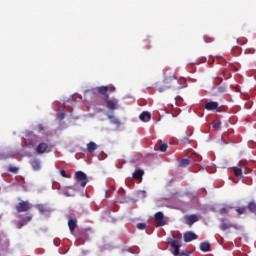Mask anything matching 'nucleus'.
Listing matches in <instances>:
<instances>
[{
	"mask_svg": "<svg viewBox=\"0 0 256 256\" xmlns=\"http://www.w3.org/2000/svg\"><path fill=\"white\" fill-rule=\"evenodd\" d=\"M176 85H179V80H177L175 75L165 76L163 84L158 86V91L159 93H163V91H167V89H173V87H176Z\"/></svg>",
	"mask_w": 256,
	"mask_h": 256,
	"instance_id": "f257e3e1",
	"label": "nucleus"
},
{
	"mask_svg": "<svg viewBox=\"0 0 256 256\" xmlns=\"http://www.w3.org/2000/svg\"><path fill=\"white\" fill-rule=\"evenodd\" d=\"M75 179L77 183H80L81 187H85L88 183L87 174L83 171H77L75 173Z\"/></svg>",
	"mask_w": 256,
	"mask_h": 256,
	"instance_id": "f03ea898",
	"label": "nucleus"
},
{
	"mask_svg": "<svg viewBox=\"0 0 256 256\" xmlns=\"http://www.w3.org/2000/svg\"><path fill=\"white\" fill-rule=\"evenodd\" d=\"M17 213H27L31 209V203L29 201H21L15 207Z\"/></svg>",
	"mask_w": 256,
	"mask_h": 256,
	"instance_id": "7ed1b4c3",
	"label": "nucleus"
},
{
	"mask_svg": "<svg viewBox=\"0 0 256 256\" xmlns=\"http://www.w3.org/2000/svg\"><path fill=\"white\" fill-rule=\"evenodd\" d=\"M104 101L106 103L107 109H109L110 111H115V109H117V105H119V100H117L116 98H109V96H106V98H104Z\"/></svg>",
	"mask_w": 256,
	"mask_h": 256,
	"instance_id": "20e7f679",
	"label": "nucleus"
},
{
	"mask_svg": "<svg viewBox=\"0 0 256 256\" xmlns=\"http://www.w3.org/2000/svg\"><path fill=\"white\" fill-rule=\"evenodd\" d=\"M18 219V223L20 225L18 229H21L22 227H25V225H27L31 219H33V216L30 214H20Z\"/></svg>",
	"mask_w": 256,
	"mask_h": 256,
	"instance_id": "39448f33",
	"label": "nucleus"
},
{
	"mask_svg": "<svg viewBox=\"0 0 256 256\" xmlns=\"http://www.w3.org/2000/svg\"><path fill=\"white\" fill-rule=\"evenodd\" d=\"M220 229H222V231H227V229H239V226H237V224H232L227 218H222Z\"/></svg>",
	"mask_w": 256,
	"mask_h": 256,
	"instance_id": "423d86ee",
	"label": "nucleus"
},
{
	"mask_svg": "<svg viewBox=\"0 0 256 256\" xmlns=\"http://www.w3.org/2000/svg\"><path fill=\"white\" fill-rule=\"evenodd\" d=\"M37 155H43V153H49L51 151V148H49V145L45 142L39 143L35 149Z\"/></svg>",
	"mask_w": 256,
	"mask_h": 256,
	"instance_id": "0eeeda50",
	"label": "nucleus"
},
{
	"mask_svg": "<svg viewBox=\"0 0 256 256\" xmlns=\"http://www.w3.org/2000/svg\"><path fill=\"white\" fill-rule=\"evenodd\" d=\"M184 221H185L186 225H188L189 227H192L193 224H195V223H197V221H199V216H197V214L186 215V216H184Z\"/></svg>",
	"mask_w": 256,
	"mask_h": 256,
	"instance_id": "6e6552de",
	"label": "nucleus"
},
{
	"mask_svg": "<svg viewBox=\"0 0 256 256\" xmlns=\"http://www.w3.org/2000/svg\"><path fill=\"white\" fill-rule=\"evenodd\" d=\"M108 92H109V87L107 86H100L92 90V93H98V95H103L104 99L109 97Z\"/></svg>",
	"mask_w": 256,
	"mask_h": 256,
	"instance_id": "1a4fd4ad",
	"label": "nucleus"
},
{
	"mask_svg": "<svg viewBox=\"0 0 256 256\" xmlns=\"http://www.w3.org/2000/svg\"><path fill=\"white\" fill-rule=\"evenodd\" d=\"M168 245H171L172 248L174 249V255L178 256L179 255V248L181 247V245L179 244V240H175V239H168Z\"/></svg>",
	"mask_w": 256,
	"mask_h": 256,
	"instance_id": "9d476101",
	"label": "nucleus"
},
{
	"mask_svg": "<svg viewBox=\"0 0 256 256\" xmlns=\"http://www.w3.org/2000/svg\"><path fill=\"white\" fill-rule=\"evenodd\" d=\"M199 236L195 234L192 231H187L184 233V242L185 243H191V241H195V239H198Z\"/></svg>",
	"mask_w": 256,
	"mask_h": 256,
	"instance_id": "9b49d317",
	"label": "nucleus"
},
{
	"mask_svg": "<svg viewBox=\"0 0 256 256\" xmlns=\"http://www.w3.org/2000/svg\"><path fill=\"white\" fill-rule=\"evenodd\" d=\"M155 221H157V225L158 227H165V215L163 214V212H157L155 214Z\"/></svg>",
	"mask_w": 256,
	"mask_h": 256,
	"instance_id": "f8f14e48",
	"label": "nucleus"
},
{
	"mask_svg": "<svg viewBox=\"0 0 256 256\" xmlns=\"http://www.w3.org/2000/svg\"><path fill=\"white\" fill-rule=\"evenodd\" d=\"M205 109H206V111H215V110L219 109V103L213 102V101L207 102L205 104Z\"/></svg>",
	"mask_w": 256,
	"mask_h": 256,
	"instance_id": "ddd939ff",
	"label": "nucleus"
},
{
	"mask_svg": "<svg viewBox=\"0 0 256 256\" xmlns=\"http://www.w3.org/2000/svg\"><path fill=\"white\" fill-rule=\"evenodd\" d=\"M30 165L33 171H41V160L35 158L30 161Z\"/></svg>",
	"mask_w": 256,
	"mask_h": 256,
	"instance_id": "4468645a",
	"label": "nucleus"
},
{
	"mask_svg": "<svg viewBox=\"0 0 256 256\" xmlns=\"http://www.w3.org/2000/svg\"><path fill=\"white\" fill-rule=\"evenodd\" d=\"M0 247L1 249H9V238L7 236H0Z\"/></svg>",
	"mask_w": 256,
	"mask_h": 256,
	"instance_id": "2eb2a0df",
	"label": "nucleus"
},
{
	"mask_svg": "<svg viewBox=\"0 0 256 256\" xmlns=\"http://www.w3.org/2000/svg\"><path fill=\"white\" fill-rule=\"evenodd\" d=\"M139 119L144 123H148V121H151V113L144 111L139 115Z\"/></svg>",
	"mask_w": 256,
	"mask_h": 256,
	"instance_id": "dca6fc26",
	"label": "nucleus"
},
{
	"mask_svg": "<svg viewBox=\"0 0 256 256\" xmlns=\"http://www.w3.org/2000/svg\"><path fill=\"white\" fill-rule=\"evenodd\" d=\"M27 147L31 149V147H35L37 145V136L33 135V137L26 140Z\"/></svg>",
	"mask_w": 256,
	"mask_h": 256,
	"instance_id": "f3484780",
	"label": "nucleus"
},
{
	"mask_svg": "<svg viewBox=\"0 0 256 256\" xmlns=\"http://www.w3.org/2000/svg\"><path fill=\"white\" fill-rule=\"evenodd\" d=\"M200 251L208 253V251H211V244H209V242L200 243Z\"/></svg>",
	"mask_w": 256,
	"mask_h": 256,
	"instance_id": "a211bd4d",
	"label": "nucleus"
},
{
	"mask_svg": "<svg viewBox=\"0 0 256 256\" xmlns=\"http://www.w3.org/2000/svg\"><path fill=\"white\" fill-rule=\"evenodd\" d=\"M143 175H145V172L141 169H138L132 174V177L133 179L139 180L143 179Z\"/></svg>",
	"mask_w": 256,
	"mask_h": 256,
	"instance_id": "6ab92c4d",
	"label": "nucleus"
},
{
	"mask_svg": "<svg viewBox=\"0 0 256 256\" xmlns=\"http://www.w3.org/2000/svg\"><path fill=\"white\" fill-rule=\"evenodd\" d=\"M68 227L71 233H73L75 231V229H77V220L75 219H70L68 221Z\"/></svg>",
	"mask_w": 256,
	"mask_h": 256,
	"instance_id": "aec40b11",
	"label": "nucleus"
},
{
	"mask_svg": "<svg viewBox=\"0 0 256 256\" xmlns=\"http://www.w3.org/2000/svg\"><path fill=\"white\" fill-rule=\"evenodd\" d=\"M87 151L88 153H93L94 151H97V145L95 142H89L87 144Z\"/></svg>",
	"mask_w": 256,
	"mask_h": 256,
	"instance_id": "412c9836",
	"label": "nucleus"
},
{
	"mask_svg": "<svg viewBox=\"0 0 256 256\" xmlns=\"http://www.w3.org/2000/svg\"><path fill=\"white\" fill-rule=\"evenodd\" d=\"M232 171H234L235 177L243 178V170L239 167H233Z\"/></svg>",
	"mask_w": 256,
	"mask_h": 256,
	"instance_id": "4be33fe9",
	"label": "nucleus"
},
{
	"mask_svg": "<svg viewBox=\"0 0 256 256\" xmlns=\"http://www.w3.org/2000/svg\"><path fill=\"white\" fill-rule=\"evenodd\" d=\"M190 159H193V163L197 165V163H200L203 157H201L199 154H193Z\"/></svg>",
	"mask_w": 256,
	"mask_h": 256,
	"instance_id": "5701e85b",
	"label": "nucleus"
},
{
	"mask_svg": "<svg viewBox=\"0 0 256 256\" xmlns=\"http://www.w3.org/2000/svg\"><path fill=\"white\" fill-rule=\"evenodd\" d=\"M190 164H191V159L184 158L180 160L179 167H187Z\"/></svg>",
	"mask_w": 256,
	"mask_h": 256,
	"instance_id": "b1692460",
	"label": "nucleus"
},
{
	"mask_svg": "<svg viewBox=\"0 0 256 256\" xmlns=\"http://www.w3.org/2000/svg\"><path fill=\"white\" fill-rule=\"evenodd\" d=\"M235 211L238 215H245V213H247V208L238 206L235 208Z\"/></svg>",
	"mask_w": 256,
	"mask_h": 256,
	"instance_id": "393cba45",
	"label": "nucleus"
},
{
	"mask_svg": "<svg viewBox=\"0 0 256 256\" xmlns=\"http://www.w3.org/2000/svg\"><path fill=\"white\" fill-rule=\"evenodd\" d=\"M36 209L39 211V213H47V207L43 204L36 205Z\"/></svg>",
	"mask_w": 256,
	"mask_h": 256,
	"instance_id": "a878e982",
	"label": "nucleus"
},
{
	"mask_svg": "<svg viewBox=\"0 0 256 256\" xmlns=\"http://www.w3.org/2000/svg\"><path fill=\"white\" fill-rule=\"evenodd\" d=\"M248 209L251 213H256V203L255 202H250L248 204Z\"/></svg>",
	"mask_w": 256,
	"mask_h": 256,
	"instance_id": "bb28decb",
	"label": "nucleus"
},
{
	"mask_svg": "<svg viewBox=\"0 0 256 256\" xmlns=\"http://www.w3.org/2000/svg\"><path fill=\"white\" fill-rule=\"evenodd\" d=\"M108 119H110L111 123H113L114 125H121L119 119L115 118L114 116L109 115Z\"/></svg>",
	"mask_w": 256,
	"mask_h": 256,
	"instance_id": "cd10ccee",
	"label": "nucleus"
},
{
	"mask_svg": "<svg viewBox=\"0 0 256 256\" xmlns=\"http://www.w3.org/2000/svg\"><path fill=\"white\" fill-rule=\"evenodd\" d=\"M212 127H213V129H219V127H221V121L214 120L212 123Z\"/></svg>",
	"mask_w": 256,
	"mask_h": 256,
	"instance_id": "c85d7f7f",
	"label": "nucleus"
},
{
	"mask_svg": "<svg viewBox=\"0 0 256 256\" xmlns=\"http://www.w3.org/2000/svg\"><path fill=\"white\" fill-rule=\"evenodd\" d=\"M168 147H169V146L164 143V144H161V145L159 146L158 150L161 151V153H165V151H167Z\"/></svg>",
	"mask_w": 256,
	"mask_h": 256,
	"instance_id": "c756f323",
	"label": "nucleus"
},
{
	"mask_svg": "<svg viewBox=\"0 0 256 256\" xmlns=\"http://www.w3.org/2000/svg\"><path fill=\"white\" fill-rule=\"evenodd\" d=\"M181 142L184 144V145H189L191 143V140H189V137L188 136H184L181 140Z\"/></svg>",
	"mask_w": 256,
	"mask_h": 256,
	"instance_id": "7c9ffc66",
	"label": "nucleus"
},
{
	"mask_svg": "<svg viewBox=\"0 0 256 256\" xmlns=\"http://www.w3.org/2000/svg\"><path fill=\"white\" fill-rule=\"evenodd\" d=\"M8 171H10V173H17L19 171V168L15 166H10Z\"/></svg>",
	"mask_w": 256,
	"mask_h": 256,
	"instance_id": "2f4dec72",
	"label": "nucleus"
},
{
	"mask_svg": "<svg viewBox=\"0 0 256 256\" xmlns=\"http://www.w3.org/2000/svg\"><path fill=\"white\" fill-rule=\"evenodd\" d=\"M146 227H147V224H145V223H138L137 224V229L143 230V229H146Z\"/></svg>",
	"mask_w": 256,
	"mask_h": 256,
	"instance_id": "473e14b6",
	"label": "nucleus"
},
{
	"mask_svg": "<svg viewBox=\"0 0 256 256\" xmlns=\"http://www.w3.org/2000/svg\"><path fill=\"white\" fill-rule=\"evenodd\" d=\"M107 87H108L109 93H115V91H117V89L113 85H110V86H107Z\"/></svg>",
	"mask_w": 256,
	"mask_h": 256,
	"instance_id": "72a5a7b5",
	"label": "nucleus"
},
{
	"mask_svg": "<svg viewBox=\"0 0 256 256\" xmlns=\"http://www.w3.org/2000/svg\"><path fill=\"white\" fill-rule=\"evenodd\" d=\"M227 213H229V210L227 208L220 209V215H227Z\"/></svg>",
	"mask_w": 256,
	"mask_h": 256,
	"instance_id": "f704fd0d",
	"label": "nucleus"
},
{
	"mask_svg": "<svg viewBox=\"0 0 256 256\" xmlns=\"http://www.w3.org/2000/svg\"><path fill=\"white\" fill-rule=\"evenodd\" d=\"M205 43H212L213 38L212 37H204Z\"/></svg>",
	"mask_w": 256,
	"mask_h": 256,
	"instance_id": "c9c22d12",
	"label": "nucleus"
},
{
	"mask_svg": "<svg viewBox=\"0 0 256 256\" xmlns=\"http://www.w3.org/2000/svg\"><path fill=\"white\" fill-rule=\"evenodd\" d=\"M37 129H38L39 132H41V131H44L45 127H43V124H39L37 126Z\"/></svg>",
	"mask_w": 256,
	"mask_h": 256,
	"instance_id": "e433bc0d",
	"label": "nucleus"
},
{
	"mask_svg": "<svg viewBox=\"0 0 256 256\" xmlns=\"http://www.w3.org/2000/svg\"><path fill=\"white\" fill-rule=\"evenodd\" d=\"M60 174L62 177L67 178V172H65V170H60Z\"/></svg>",
	"mask_w": 256,
	"mask_h": 256,
	"instance_id": "4c0bfd02",
	"label": "nucleus"
},
{
	"mask_svg": "<svg viewBox=\"0 0 256 256\" xmlns=\"http://www.w3.org/2000/svg\"><path fill=\"white\" fill-rule=\"evenodd\" d=\"M59 118H60L61 120L65 119V113H63V112L60 113V114H59Z\"/></svg>",
	"mask_w": 256,
	"mask_h": 256,
	"instance_id": "58836bf2",
	"label": "nucleus"
},
{
	"mask_svg": "<svg viewBox=\"0 0 256 256\" xmlns=\"http://www.w3.org/2000/svg\"><path fill=\"white\" fill-rule=\"evenodd\" d=\"M64 195H65L66 197H71V195H69V193H67V192H64Z\"/></svg>",
	"mask_w": 256,
	"mask_h": 256,
	"instance_id": "ea45409f",
	"label": "nucleus"
},
{
	"mask_svg": "<svg viewBox=\"0 0 256 256\" xmlns=\"http://www.w3.org/2000/svg\"><path fill=\"white\" fill-rule=\"evenodd\" d=\"M219 91H220V93H223L224 90L222 88H219Z\"/></svg>",
	"mask_w": 256,
	"mask_h": 256,
	"instance_id": "a19ab883",
	"label": "nucleus"
},
{
	"mask_svg": "<svg viewBox=\"0 0 256 256\" xmlns=\"http://www.w3.org/2000/svg\"><path fill=\"white\" fill-rule=\"evenodd\" d=\"M66 189H73V187L72 186H68V187H66Z\"/></svg>",
	"mask_w": 256,
	"mask_h": 256,
	"instance_id": "79ce46f5",
	"label": "nucleus"
},
{
	"mask_svg": "<svg viewBox=\"0 0 256 256\" xmlns=\"http://www.w3.org/2000/svg\"><path fill=\"white\" fill-rule=\"evenodd\" d=\"M89 93H91V91H86V95H89Z\"/></svg>",
	"mask_w": 256,
	"mask_h": 256,
	"instance_id": "37998d69",
	"label": "nucleus"
},
{
	"mask_svg": "<svg viewBox=\"0 0 256 256\" xmlns=\"http://www.w3.org/2000/svg\"><path fill=\"white\" fill-rule=\"evenodd\" d=\"M181 255H185V256H187V254H186V253H183V252L181 253Z\"/></svg>",
	"mask_w": 256,
	"mask_h": 256,
	"instance_id": "c03bdc74",
	"label": "nucleus"
}]
</instances>
